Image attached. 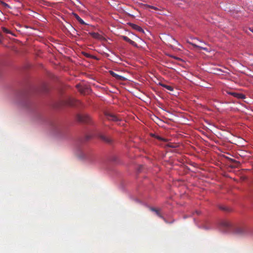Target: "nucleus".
<instances>
[{
	"instance_id": "obj_12",
	"label": "nucleus",
	"mask_w": 253,
	"mask_h": 253,
	"mask_svg": "<svg viewBox=\"0 0 253 253\" xmlns=\"http://www.w3.org/2000/svg\"><path fill=\"white\" fill-rule=\"evenodd\" d=\"M191 44L194 46V47H197V48H200V49H202L203 50H204L207 52H209L210 51V50L209 49H208L207 48L205 47H204V46H200V45H197L195 43H191Z\"/></svg>"
},
{
	"instance_id": "obj_11",
	"label": "nucleus",
	"mask_w": 253,
	"mask_h": 253,
	"mask_svg": "<svg viewBox=\"0 0 253 253\" xmlns=\"http://www.w3.org/2000/svg\"><path fill=\"white\" fill-rule=\"evenodd\" d=\"M76 19L79 21V22L82 25H86V24L79 16V15L75 13H73Z\"/></svg>"
},
{
	"instance_id": "obj_18",
	"label": "nucleus",
	"mask_w": 253,
	"mask_h": 253,
	"mask_svg": "<svg viewBox=\"0 0 253 253\" xmlns=\"http://www.w3.org/2000/svg\"><path fill=\"white\" fill-rule=\"evenodd\" d=\"M195 212L197 214H200V211H196Z\"/></svg>"
},
{
	"instance_id": "obj_5",
	"label": "nucleus",
	"mask_w": 253,
	"mask_h": 253,
	"mask_svg": "<svg viewBox=\"0 0 253 253\" xmlns=\"http://www.w3.org/2000/svg\"><path fill=\"white\" fill-rule=\"evenodd\" d=\"M150 209L151 211L155 212L156 215H158L159 217L161 218L164 221H166V219L161 213V211L160 210L156 209L154 208H150Z\"/></svg>"
},
{
	"instance_id": "obj_14",
	"label": "nucleus",
	"mask_w": 253,
	"mask_h": 253,
	"mask_svg": "<svg viewBox=\"0 0 253 253\" xmlns=\"http://www.w3.org/2000/svg\"><path fill=\"white\" fill-rule=\"evenodd\" d=\"M2 31L5 33H6V34H12V35H13L11 32V31H10L8 29L4 28V27H3L2 28Z\"/></svg>"
},
{
	"instance_id": "obj_13",
	"label": "nucleus",
	"mask_w": 253,
	"mask_h": 253,
	"mask_svg": "<svg viewBox=\"0 0 253 253\" xmlns=\"http://www.w3.org/2000/svg\"><path fill=\"white\" fill-rule=\"evenodd\" d=\"M160 84L162 86L166 88V89H167L168 90H169V91H171L173 90V88L171 86H170V85H167V84H164L163 83H160Z\"/></svg>"
},
{
	"instance_id": "obj_20",
	"label": "nucleus",
	"mask_w": 253,
	"mask_h": 253,
	"mask_svg": "<svg viewBox=\"0 0 253 253\" xmlns=\"http://www.w3.org/2000/svg\"><path fill=\"white\" fill-rule=\"evenodd\" d=\"M250 30L253 33V29L250 28Z\"/></svg>"
},
{
	"instance_id": "obj_3",
	"label": "nucleus",
	"mask_w": 253,
	"mask_h": 253,
	"mask_svg": "<svg viewBox=\"0 0 253 253\" xmlns=\"http://www.w3.org/2000/svg\"><path fill=\"white\" fill-rule=\"evenodd\" d=\"M106 118L109 121H112L115 122H118L121 121V119L118 116L110 113H107L105 114Z\"/></svg>"
},
{
	"instance_id": "obj_10",
	"label": "nucleus",
	"mask_w": 253,
	"mask_h": 253,
	"mask_svg": "<svg viewBox=\"0 0 253 253\" xmlns=\"http://www.w3.org/2000/svg\"><path fill=\"white\" fill-rule=\"evenodd\" d=\"M123 39H124V41L128 42L129 43H130V44H131L132 45H136V43L134 41H132L131 40H130L129 38H128L126 36H123Z\"/></svg>"
},
{
	"instance_id": "obj_8",
	"label": "nucleus",
	"mask_w": 253,
	"mask_h": 253,
	"mask_svg": "<svg viewBox=\"0 0 253 253\" xmlns=\"http://www.w3.org/2000/svg\"><path fill=\"white\" fill-rule=\"evenodd\" d=\"M131 27L133 29H135L136 30H137V31L139 32H141V33H143L144 32V31L142 29V28L136 25V24H131Z\"/></svg>"
},
{
	"instance_id": "obj_9",
	"label": "nucleus",
	"mask_w": 253,
	"mask_h": 253,
	"mask_svg": "<svg viewBox=\"0 0 253 253\" xmlns=\"http://www.w3.org/2000/svg\"><path fill=\"white\" fill-rule=\"evenodd\" d=\"M89 34L93 38H94L95 39H96L101 40L102 39V36L100 35V34H99L97 33L92 32V33H90Z\"/></svg>"
},
{
	"instance_id": "obj_6",
	"label": "nucleus",
	"mask_w": 253,
	"mask_h": 253,
	"mask_svg": "<svg viewBox=\"0 0 253 253\" xmlns=\"http://www.w3.org/2000/svg\"><path fill=\"white\" fill-rule=\"evenodd\" d=\"M228 93L229 94H231V95H232L237 98L243 99V98H245L244 95L241 94V93H238L235 92H228Z\"/></svg>"
},
{
	"instance_id": "obj_4",
	"label": "nucleus",
	"mask_w": 253,
	"mask_h": 253,
	"mask_svg": "<svg viewBox=\"0 0 253 253\" xmlns=\"http://www.w3.org/2000/svg\"><path fill=\"white\" fill-rule=\"evenodd\" d=\"M77 118L79 121L84 123H88L90 120L89 116L87 114L79 115Z\"/></svg>"
},
{
	"instance_id": "obj_2",
	"label": "nucleus",
	"mask_w": 253,
	"mask_h": 253,
	"mask_svg": "<svg viewBox=\"0 0 253 253\" xmlns=\"http://www.w3.org/2000/svg\"><path fill=\"white\" fill-rule=\"evenodd\" d=\"M65 104L71 106H77L81 103L80 102L73 98H69L65 100Z\"/></svg>"
},
{
	"instance_id": "obj_7",
	"label": "nucleus",
	"mask_w": 253,
	"mask_h": 253,
	"mask_svg": "<svg viewBox=\"0 0 253 253\" xmlns=\"http://www.w3.org/2000/svg\"><path fill=\"white\" fill-rule=\"evenodd\" d=\"M99 137L103 141L107 142V143H111L112 141V140L110 138L108 137L103 134H99Z\"/></svg>"
},
{
	"instance_id": "obj_17",
	"label": "nucleus",
	"mask_w": 253,
	"mask_h": 253,
	"mask_svg": "<svg viewBox=\"0 0 253 253\" xmlns=\"http://www.w3.org/2000/svg\"><path fill=\"white\" fill-rule=\"evenodd\" d=\"M110 73H111V74L113 77H119V76H118L116 73H114V72H113V71H110Z\"/></svg>"
},
{
	"instance_id": "obj_16",
	"label": "nucleus",
	"mask_w": 253,
	"mask_h": 253,
	"mask_svg": "<svg viewBox=\"0 0 253 253\" xmlns=\"http://www.w3.org/2000/svg\"><path fill=\"white\" fill-rule=\"evenodd\" d=\"M156 138L159 140H163V141H165L166 139L161 137V136H158V135H157L156 136Z\"/></svg>"
},
{
	"instance_id": "obj_15",
	"label": "nucleus",
	"mask_w": 253,
	"mask_h": 253,
	"mask_svg": "<svg viewBox=\"0 0 253 253\" xmlns=\"http://www.w3.org/2000/svg\"><path fill=\"white\" fill-rule=\"evenodd\" d=\"M145 6L147 8H152L153 9H154L155 10H158V8L155 6H152V5H148V4H146L145 5Z\"/></svg>"
},
{
	"instance_id": "obj_19",
	"label": "nucleus",
	"mask_w": 253,
	"mask_h": 253,
	"mask_svg": "<svg viewBox=\"0 0 253 253\" xmlns=\"http://www.w3.org/2000/svg\"><path fill=\"white\" fill-rule=\"evenodd\" d=\"M4 5L5 6V7H7V6H8V5L5 3H4Z\"/></svg>"
},
{
	"instance_id": "obj_1",
	"label": "nucleus",
	"mask_w": 253,
	"mask_h": 253,
	"mask_svg": "<svg viewBox=\"0 0 253 253\" xmlns=\"http://www.w3.org/2000/svg\"><path fill=\"white\" fill-rule=\"evenodd\" d=\"M221 225L225 228L227 231H232L234 234L238 235H245L248 233V227L244 224L233 225L227 220H223L221 222Z\"/></svg>"
}]
</instances>
